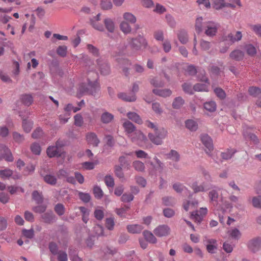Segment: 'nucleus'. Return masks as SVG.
Wrapping results in <instances>:
<instances>
[{
    "mask_svg": "<svg viewBox=\"0 0 261 261\" xmlns=\"http://www.w3.org/2000/svg\"><path fill=\"white\" fill-rule=\"evenodd\" d=\"M22 232L23 235L27 238L32 239L34 237V232L33 229H31L29 230L24 229L22 230Z\"/></svg>",
    "mask_w": 261,
    "mask_h": 261,
    "instance_id": "62",
    "label": "nucleus"
},
{
    "mask_svg": "<svg viewBox=\"0 0 261 261\" xmlns=\"http://www.w3.org/2000/svg\"><path fill=\"white\" fill-rule=\"evenodd\" d=\"M167 159L171 160L174 162H178L180 160L179 154L174 150H171L169 153L166 154Z\"/></svg>",
    "mask_w": 261,
    "mask_h": 261,
    "instance_id": "26",
    "label": "nucleus"
},
{
    "mask_svg": "<svg viewBox=\"0 0 261 261\" xmlns=\"http://www.w3.org/2000/svg\"><path fill=\"white\" fill-rule=\"evenodd\" d=\"M143 229V227L140 224H131L127 226V230L129 233H139Z\"/></svg>",
    "mask_w": 261,
    "mask_h": 261,
    "instance_id": "19",
    "label": "nucleus"
},
{
    "mask_svg": "<svg viewBox=\"0 0 261 261\" xmlns=\"http://www.w3.org/2000/svg\"><path fill=\"white\" fill-rule=\"evenodd\" d=\"M122 126L128 137H131V135L137 130L135 125L127 120L123 123Z\"/></svg>",
    "mask_w": 261,
    "mask_h": 261,
    "instance_id": "9",
    "label": "nucleus"
},
{
    "mask_svg": "<svg viewBox=\"0 0 261 261\" xmlns=\"http://www.w3.org/2000/svg\"><path fill=\"white\" fill-rule=\"evenodd\" d=\"M8 190L11 195L14 194L18 191H20L21 193L24 192V190L22 188L15 186H8Z\"/></svg>",
    "mask_w": 261,
    "mask_h": 261,
    "instance_id": "49",
    "label": "nucleus"
},
{
    "mask_svg": "<svg viewBox=\"0 0 261 261\" xmlns=\"http://www.w3.org/2000/svg\"><path fill=\"white\" fill-rule=\"evenodd\" d=\"M99 90L100 86L96 80L94 81L89 80L87 85L85 84H82L79 88V92L81 94H88L94 95Z\"/></svg>",
    "mask_w": 261,
    "mask_h": 261,
    "instance_id": "2",
    "label": "nucleus"
},
{
    "mask_svg": "<svg viewBox=\"0 0 261 261\" xmlns=\"http://www.w3.org/2000/svg\"><path fill=\"white\" fill-rule=\"evenodd\" d=\"M104 23L107 30L111 33H113L115 30V24L113 21L110 18H106Z\"/></svg>",
    "mask_w": 261,
    "mask_h": 261,
    "instance_id": "30",
    "label": "nucleus"
},
{
    "mask_svg": "<svg viewBox=\"0 0 261 261\" xmlns=\"http://www.w3.org/2000/svg\"><path fill=\"white\" fill-rule=\"evenodd\" d=\"M74 124L77 126H81L83 124V119L80 114H76L74 116Z\"/></svg>",
    "mask_w": 261,
    "mask_h": 261,
    "instance_id": "64",
    "label": "nucleus"
},
{
    "mask_svg": "<svg viewBox=\"0 0 261 261\" xmlns=\"http://www.w3.org/2000/svg\"><path fill=\"white\" fill-rule=\"evenodd\" d=\"M114 172L115 175L119 178H123L124 177L122 168L120 166L116 165L114 167Z\"/></svg>",
    "mask_w": 261,
    "mask_h": 261,
    "instance_id": "55",
    "label": "nucleus"
},
{
    "mask_svg": "<svg viewBox=\"0 0 261 261\" xmlns=\"http://www.w3.org/2000/svg\"><path fill=\"white\" fill-rule=\"evenodd\" d=\"M57 54L61 56L65 57L67 54V47L65 46H60L57 50Z\"/></svg>",
    "mask_w": 261,
    "mask_h": 261,
    "instance_id": "63",
    "label": "nucleus"
},
{
    "mask_svg": "<svg viewBox=\"0 0 261 261\" xmlns=\"http://www.w3.org/2000/svg\"><path fill=\"white\" fill-rule=\"evenodd\" d=\"M43 180L46 183L51 186H55L57 182V179L56 177L51 174H47L44 176Z\"/></svg>",
    "mask_w": 261,
    "mask_h": 261,
    "instance_id": "23",
    "label": "nucleus"
},
{
    "mask_svg": "<svg viewBox=\"0 0 261 261\" xmlns=\"http://www.w3.org/2000/svg\"><path fill=\"white\" fill-rule=\"evenodd\" d=\"M129 209V207L125 205L124 207L116 208L115 212L116 214L121 217H125L126 212Z\"/></svg>",
    "mask_w": 261,
    "mask_h": 261,
    "instance_id": "45",
    "label": "nucleus"
},
{
    "mask_svg": "<svg viewBox=\"0 0 261 261\" xmlns=\"http://www.w3.org/2000/svg\"><path fill=\"white\" fill-rule=\"evenodd\" d=\"M21 102L26 106H30L33 101V98L30 94H23L20 97Z\"/></svg>",
    "mask_w": 261,
    "mask_h": 261,
    "instance_id": "27",
    "label": "nucleus"
},
{
    "mask_svg": "<svg viewBox=\"0 0 261 261\" xmlns=\"http://www.w3.org/2000/svg\"><path fill=\"white\" fill-rule=\"evenodd\" d=\"M133 142L140 144L146 139L145 136L140 130H136L131 135V137H128Z\"/></svg>",
    "mask_w": 261,
    "mask_h": 261,
    "instance_id": "7",
    "label": "nucleus"
},
{
    "mask_svg": "<svg viewBox=\"0 0 261 261\" xmlns=\"http://www.w3.org/2000/svg\"><path fill=\"white\" fill-rule=\"evenodd\" d=\"M184 100L181 97H176L172 103V106L174 109H179L184 105Z\"/></svg>",
    "mask_w": 261,
    "mask_h": 261,
    "instance_id": "41",
    "label": "nucleus"
},
{
    "mask_svg": "<svg viewBox=\"0 0 261 261\" xmlns=\"http://www.w3.org/2000/svg\"><path fill=\"white\" fill-rule=\"evenodd\" d=\"M120 30L125 34H129L132 31V28L128 22L125 21L121 22L120 25Z\"/></svg>",
    "mask_w": 261,
    "mask_h": 261,
    "instance_id": "29",
    "label": "nucleus"
},
{
    "mask_svg": "<svg viewBox=\"0 0 261 261\" xmlns=\"http://www.w3.org/2000/svg\"><path fill=\"white\" fill-rule=\"evenodd\" d=\"M213 7L216 10H219L223 7H224V0L215 1Z\"/></svg>",
    "mask_w": 261,
    "mask_h": 261,
    "instance_id": "59",
    "label": "nucleus"
},
{
    "mask_svg": "<svg viewBox=\"0 0 261 261\" xmlns=\"http://www.w3.org/2000/svg\"><path fill=\"white\" fill-rule=\"evenodd\" d=\"M248 250L255 253L261 249V237H256L249 240L247 243Z\"/></svg>",
    "mask_w": 261,
    "mask_h": 261,
    "instance_id": "3",
    "label": "nucleus"
},
{
    "mask_svg": "<svg viewBox=\"0 0 261 261\" xmlns=\"http://www.w3.org/2000/svg\"><path fill=\"white\" fill-rule=\"evenodd\" d=\"M98 69L102 75H108L110 72V66L106 62L98 59L97 60Z\"/></svg>",
    "mask_w": 261,
    "mask_h": 261,
    "instance_id": "10",
    "label": "nucleus"
},
{
    "mask_svg": "<svg viewBox=\"0 0 261 261\" xmlns=\"http://www.w3.org/2000/svg\"><path fill=\"white\" fill-rule=\"evenodd\" d=\"M93 193L96 198L100 199L103 196V192L100 187L95 186L93 188Z\"/></svg>",
    "mask_w": 261,
    "mask_h": 261,
    "instance_id": "57",
    "label": "nucleus"
},
{
    "mask_svg": "<svg viewBox=\"0 0 261 261\" xmlns=\"http://www.w3.org/2000/svg\"><path fill=\"white\" fill-rule=\"evenodd\" d=\"M154 38L158 41H163V32L162 30H158L154 33Z\"/></svg>",
    "mask_w": 261,
    "mask_h": 261,
    "instance_id": "58",
    "label": "nucleus"
},
{
    "mask_svg": "<svg viewBox=\"0 0 261 261\" xmlns=\"http://www.w3.org/2000/svg\"><path fill=\"white\" fill-rule=\"evenodd\" d=\"M93 231L97 236H102L103 235V228L100 225H96L93 228Z\"/></svg>",
    "mask_w": 261,
    "mask_h": 261,
    "instance_id": "56",
    "label": "nucleus"
},
{
    "mask_svg": "<svg viewBox=\"0 0 261 261\" xmlns=\"http://www.w3.org/2000/svg\"><path fill=\"white\" fill-rule=\"evenodd\" d=\"M79 196L80 199H81L84 202H89L91 198L90 196L88 193L79 192Z\"/></svg>",
    "mask_w": 261,
    "mask_h": 261,
    "instance_id": "61",
    "label": "nucleus"
},
{
    "mask_svg": "<svg viewBox=\"0 0 261 261\" xmlns=\"http://www.w3.org/2000/svg\"><path fill=\"white\" fill-rule=\"evenodd\" d=\"M118 62L120 66V67L122 68L124 74L126 76H127L129 74V69L125 66H129L131 65L130 61L127 59H119Z\"/></svg>",
    "mask_w": 261,
    "mask_h": 261,
    "instance_id": "14",
    "label": "nucleus"
},
{
    "mask_svg": "<svg viewBox=\"0 0 261 261\" xmlns=\"http://www.w3.org/2000/svg\"><path fill=\"white\" fill-rule=\"evenodd\" d=\"M43 221L46 223H51L55 220V216L53 213H46L42 215Z\"/></svg>",
    "mask_w": 261,
    "mask_h": 261,
    "instance_id": "31",
    "label": "nucleus"
},
{
    "mask_svg": "<svg viewBox=\"0 0 261 261\" xmlns=\"http://www.w3.org/2000/svg\"><path fill=\"white\" fill-rule=\"evenodd\" d=\"M114 115L107 111L102 113L100 116V121L102 123L108 124L114 119Z\"/></svg>",
    "mask_w": 261,
    "mask_h": 261,
    "instance_id": "17",
    "label": "nucleus"
},
{
    "mask_svg": "<svg viewBox=\"0 0 261 261\" xmlns=\"http://www.w3.org/2000/svg\"><path fill=\"white\" fill-rule=\"evenodd\" d=\"M182 88L184 91L185 93H188L190 95H193L194 94V92L192 89V85L191 84L187 83H184L182 85Z\"/></svg>",
    "mask_w": 261,
    "mask_h": 261,
    "instance_id": "48",
    "label": "nucleus"
},
{
    "mask_svg": "<svg viewBox=\"0 0 261 261\" xmlns=\"http://www.w3.org/2000/svg\"><path fill=\"white\" fill-rule=\"evenodd\" d=\"M32 197L33 199L35 200L37 203H41L43 201L41 194L37 191H35L33 192Z\"/></svg>",
    "mask_w": 261,
    "mask_h": 261,
    "instance_id": "54",
    "label": "nucleus"
},
{
    "mask_svg": "<svg viewBox=\"0 0 261 261\" xmlns=\"http://www.w3.org/2000/svg\"><path fill=\"white\" fill-rule=\"evenodd\" d=\"M118 97L126 101L132 102L136 100L135 94H127L126 93H120L118 94Z\"/></svg>",
    "mask_w": 261,
    "mask_h": 261,
    "instance_id": "18",
    "label": "nucleus"
},
{
    "mask_svg": "<svg viewBox=\"0 0 261 261\" xmlns=\"http://www.w3.org/2000/svg\"><path fill=\"white\" fill-rule=\"evenodd\" d=\"M127 117L128 118L135 123L141 124L143 123V121L140 116L135 112H128L127 114Z\"/></svg>",
    "mask_w": 261,
    "mask_h": 261,
    "instance_id": "21",
    "label": "nucleus"
},
{
    "mask_svg": "<svg viewBox=\"0 0 261 261\" xmlns=\"http://www.w3.org/2000/svg\"><path fill=\"white\" fill-rule=\"evenodd\" d=\"M46 153L49 158L60 156L62 154V150L55 146H50L47 148Z\"/></svg>",
    "mask_w": 261,
    "mask_h": 261,
    "instance_id": "11",
    "label": "nucleus"
},
{
    "mask_svg": "<svg viewBox=\"0 0 261 261\" xmlns=\"http://www.w3.org/2000/svg\"><path fill=\"white\" fill-rule=\"evenodd\" d=\"M245 48L247 54L250 56H254L256 54V49L255 47L251 44L246 45Z\"/></svg>",
    "mask_w": 261,
    "mask_h": 261,
    "instance_id": "42",
    "label": "nucleus"
},
{
    "mask_svg": "<svg viewBox=\"0 0 261 261\" xmlns=\"http://www.w3.org/2000/svg\"><path fill=\"white\" fill-rule=\"evenodd\" d=\"M79 209L82 213V220L83 222L87 223L89 220V211L87 208L83 206L80 207Z\"/></svg>",
    "mask_w": 261,
    "mask_h": 261,
    "instance_id": "39",
    "label": "nucleus"
},
{
    "mask_svg": "<svg viewBox=\"0 0 261 261\" xmlns=\"http://www.w3.org/2000/svg\"><path fill=\"white\" fill-rule=\"evenodd\" d=\"M244 136L248 137V138L250 141H252L253 143L255 145L258 144L259 142V139H258L256 135L254 134L246 131V132L244 133Z\"/></svg>",
    "mask_w": 261,
    "mask_h": 261,
    "instance_id": "35",
    "label": "nucleus"
},
{
    "mask_svg": "<svg viewBox=\"0 0 261 261\" xmlns=\"http://www.w3.org/2000/svg\"><path fill=\"white\" fill-rule=\"evenodd\" d=\"M126 43L127 44L124 43L120 46V49L123 52L126 51L128 46L132 50L138 51L146 48L148 45L146 40L141 35L136 37H128L126 39Z\"/></svg>",
    "mask_w": 261,
    "mask_h": 261,
    "instance_id": "1",
    "label": "nucleus"
},
{
    "mask_svg": "<svg viewBox=\"0 0 261 261\" xmlns=\"http://www.w3.org/2000/svg\"><path fill=\"white\" fill-rule=\"evenodd\" d=\"M57 254H58V261H67V254L65 252L60 251Z\"/></svg>",
    "mask_w": 261,
    "mask_h": 261,
    "instance_id": "60",
    "label": "nucleus"
},
{
    "mask_svg": "<svg viewBox=\"0 0 261 261\" xmlns=\"http://www.w3.org/2000/svg\"><path fill=\"white\" fill-rule=\"evenodd\" d=\"M30 148L32 152L34 154L36 155H39L40 154L41 149L39 144L36 143H33L31 145Z\"/></svg>",
    "mask_w": 261,
    "mask_h": 261,
    "instance_id": "47",
    "label": "nucleus"
},
{
    "mask_svg": "<svg viewBox=\"0 0 261 261\" xmlns=\"http://www.w3.org/2000/svg\"><path fill=\"white\" fill-rule=\"evenodd\" d=\"M208 196L211 201L217 202L219 195L216 190H213L210 191Z\"/></svg>",
    "mask_w": 261,
    "mask_h": 261,
    "instance_id": "53",
    "label": "nucleus"
},
{
    "mask_svg": "<svg viewBox=\"0 0 261 261\" xmlns=\"http://www.w3.org/2000/svg\"><path fill=\"white\" fill-rule=\"evenodd\" d=\"M143 236L145 240L151 243L156 242V239L153 234L149 231L145 230L143 232Z\"/></svg>",
    "mask_w": 261,
    "mask_h": 261,
    "instance_id": "37",
    "label": "nucleus"
},
{
    "mask_svg": "<svg viewBox=\"0 0 261 261\" xmlns=\"http://www.w3.org/2000/svg\"><path fill=\"white\" fill-rule=\"evenodd\" d=\"M249 94L253 97H258L261 95V89L257 87H250L248 89Z\"/></svg>",
    "mask_w": 261,
    "mask_h": 261,
    "instance_id": "33",
    "label": "nucleus"
},
{
    "mask_svg": "<svg viewBox=\"0 0 261 261\" xmlns=\"http://www.w3.org/2000/svg\"><path fill=\"white\" fill-rule=\"evenodd\" d=\"M114 225L115 222L114 218H109L106 219V226L109 230H113L114 229Z\"/></svg>",
    "mask_w": 261,
    "mask_h": 261,
    "instance_id": "52",
    "label": "nucleus"
},
{
    "mask_svg": "<svg viewBox=\"0 0 261 261\" xmlns=\"http://www.w3.org/2000/svg\"><path fill=\"white\" fill-rule=\"evenodd\" d=\"M151 84L154 87L153 89V93L160 96L163 94L162 89L163 82L161 77H155L150 81Z\"/></svg>",
    "mask_w": 261,
    "mask_h": 261,
    "instance_id": "4",
    "label": "nucleus"
},
{
    "mask_svg": "<svg viewBox=\"0 0 261 261\" xmlns=\"http://www.w3.org/2000/svg\"><path fill=\"white\" fill-rule=\"evenodd\" d=\"M252 204L254 207L261 209V195L253 197Z\"/></svg>",
    "mask_w": 261,
    "mask_h": 261,
    "instance_id": "40",
    "label": "nucleus"
},
{
    "mask_svg": "<svg viewBox=\"0 0 261 261\" xmlns=\"http://www.w3.org/2000/svg\"><path fill=\"white\" fill-rule=\"evenodd\" d=\"M204 108L207 111L213 112L216 111V104L215 102L213 101H211L209 102H206L204 104Z\"/></svg>",
    "mask_w": 261,
    "mask_h": 261,
    "instance_id": "38",
    "label": "nucleus"
},
{
    "mask_svg": "<svg viewBox=\"0 0 261 261\" xmlns=\"http://www.w3.org/2000/svg\"><path fill=\"white\" fill-rule=\"evenodd\" d=\"M155 134L149 133L148 134V137L150 141L154 144L159 145L162 144V135L159 134L158 130L154 132Z\"/></svg>",
    "mask_w": 261,
    "mask_h": 261,
    "instance_id": "16",
    "label": "nucleus"
},
{
    "mask_svg": "<svg viewBox=\"0 0 261 261\" xmlns=\"http://www.w3.org/2000/svg\"><path fill=\"white\" fill-rule=\"evenodd\" d=\"M216 95L221 99H224L226 97L225 91L221 88H216L214 89Z\"/></svg>",
    "mask_w": 261,
    "mask_h": 261,
    "instance_id": "50",
    "label": "nucleus"
},
{
    "mask_svg": "<svg viewBox=\"0 0 261 261\" xmlns=\"http://www.w3.org/2000/svg\"><path fill=\"white\" fill-rule=\"evenodd\" d=\"M186 127L192 132H195L198 129L197 123L192 119H188L185 121Z\"/></svg>",
    "mask_w": 261,
    "mask_h": 261,
    "instance_id": "25",
    "label": "nucleus"
},
{
    "mask_svg": "<svg viewBox=\"0 0 261 261\" xmlns=\"http://www.w3.org/2000/svg\"><path fill=\"white\" fill-rule=\"evenodd\" d=\"M193 90L198 92H207L208 91V86L205 84L197 83L194 85Z\"/></svg>",
    "mask_w": 261,
    "mask_h": 261,
    "instance_id": "34",
    "label": "nucleus"
},
{
    "mask_svg": "<svg viewBox=\"0 0 261 261\" xmlns=\"http://www.w3.org/2000/svg\"><path fill=\"white\" fill-rule=\"evenodd\" d=\"M86 139L88 143L93 146H97L99 143L97 135L94 133H88L86 135Z\"/></svg>",
    "mask_w": 261,
    "mask_h": 261,
    "instance_id": "15",
    "label": "nucleus"
},
{
    "mask_svg": "<svg viewBox=\"0 0 261 261\" xmlns=\"http://www.w3.org/2000/svg\"><path fill=\"white\" fill-rule=\"evenodd\" d=\"M200 140L202 144L208 150H205L206 153L208 154V152H211L214 149L213 140L212 138L207 134H202L200 135Z\"/></svg>",
    "mask_w": 261,
    "mask_h": 261,
    "instance_id": "6",
    "label": "nucleus"
},
{
    "mask_svg": "<svg viewBox=\"0 0 261 261\" xmlns=\"http://www.w3.org/2000/svg\"><path fill=\"white\" fill-rule=\"evenodd\" d=\"M205 34L208 36H215L217 32L218 28L216 24L212 21H208L205 24Z\"/></svg>",
    "mask_w": 261,
    "mask_h": 261,
    "instance_id": "8",
    "label": "nucleus"
},
{
    "mask_svg": "<svg viewBox=\"0 0 261 261\" xmlns=\"http://www.w3.org/2000/svg\"><path fill=\"white\" fill-rule=\"evenodd\" d=\"M202 18L199 17L197 18L195 21V31L198 34H199L202 31Z\"/></svg>",
    "mask_w": 261,
    "mask_h": 261,
    "instance_id": "43",
    "label": "nucleus"
},
{
    "mask_svg": "<svg viewBox=\"0 0 261 261\" xmlns=\"http://www.w3.org/2000/svg\"><path fill=\"white\" fill-rule=\"evenodd\" d=\"M192 188L194 191L195 193H198L199 192H203L205 191L208 190L210 189L209 187L207 186H205L204 184L198 186L197 182H194L192 184Z\"/></svg>",
    "mask_w": 261,
    "mask_h": 261,
    "instance_id": "24",
    "label": "nucleus"
},
{
    "mask_svg": "<svg viewBox=\"0 0 261 261\" xmlns=\"http://www.w3.org/2000/svg\"><path fill=\"white\" fill-rule=\"evenodd\" d=\"M133 166L138 171H143L145 168L144 164L140 161H135L133 163Z\"/></svg>",
    "mask_w": 261,
    "mask_h": 261,
    "instance_id": "44",
    "label": "nucleus"
},
{
    "mask_svg": "<svg viewBox=\"0 0 261 261\" xmlns=\"http://www.w3.org/2000/svg\"><path fill=\"white\" fill-rule=\"evenodd\" d=\"M33 125V122L32 121L30 120H27L25 119H23L22 120V127L24 130V131L25 133H29Z\"/></svg>",
    "mask_w": 261,
    "mask_h": 261,
    "instance_id": "32",
    "label": "nucleus"
},
{
    "mask_svg": "<svg viewBox=\"0 0 261 261\" xmlns=\"http://www.w3.org/2000/svg\"><path fill=\"white\" fill-rule=\"evenodd\" d=\"M166 20L167 24L171 28H174L176 26V22L172 16L170 14L166 15Z\"/></svg>",
    "mask_w": 261,
    "mask_h": 261,
    "instance_id": "46",
    "label": "nucleus"
},
{
    "mask_svg": "<svg viewBox=\"0 0 261 261\" xmlns=\"http://www.w3.org/2000/svg\"><path fill=\"white\" fill-rule=\"evenodd\" d=\"M100 5L103 10H110L113 7L111 2L109 0L102 1Z\"/></svg>",
    "mask_w": 261,
    "mask_h": 261,
    "instance_id": "51",
    "label": "nucleus"
},
{
    "mask_svg": "<svg viewBox=\"0 0 261 261\" xmlns=\"http://www.w3.org/2000/svg\"><path fill=\"white\" fill-rule=\"evenodd\" d=\"M177 37L182 44H186L188 41V36L187 32L185 30H180L177 33Z\"/></svg>",
    "mask_w": 261,
    "mask_h": 261,
    "instance_id": "22",
    "label": "nucleus"
},
{
    "mask_svg": "<svg viewBox=\"0 0 261 261\" xmlns=\"http://www.w3.org/2000/svg\"><path fill=\"white\" fill-rule=\"evenodd\" d=\"M13 174V171L9 168L0 169V178L2 179H7L10 177Z\"/></svg>",
    "mask_w": 261,
    "mask_h": 261,
    "instance_id": "28",
    "label": "nucleus"
},
{
    "mask_svg": "<svg viewBox=\"0 0 261 261\" xmlns=\"http://www.w3.org/2000/svg\"><path fill=\"white\" fill-rule=\"evenodd\" d=\"M3 159L8 162H12L14 159L10 150L6 145L0 144V161Z\"/></svg>",
    "mask_w": 261,
    "mask_h": 261,
    "instance_id": "5",
    "label": "nucleus"
},
{
    "mask_svg": "<svg viewBox=\"0 0 261 261\" xmlns=\"http://www.w3.org/2000/svg\"><path fill=\"white\" fill-rule=\"evenodd\" d=\"M229 57L236 61H240L244 57V53L240 49H234L230 53Z\"/></svg>",
    "mask_w": 261,
    "mask_h": 261,
    "instance_id": "13",
    "label": "nucleus"
},
{
    "mask_svg": "<svg viewBox=\"0 0 261 261\" xmlns=\"http://www.w3.org/2000/svg\"><path fill=\"white\" fill-rule=\"evenodd\" d=\"M100 14H98L96 16L94 17L90 20L91 24L96 30L99 31H103L104 27L101 23H100Z\"/></svg>",
    "mask_w": 261,
    "mask_h": 261,
    "instance_id": "12",
    "label": "nucleus"
},
{
    "mask_svg": "<svg viewBox=\"0 0 261 261\" xmlns=\"http://www.w3.org/2000/svg\"><path fill=\"white\" fill-rule=\"evenodd\" d=\"M123 18L125 21L130 23H135L136 22V17L130 13L126 12L123 14Z\"/></svg>",
    "mask_w": 261,
    "mask_h": 261,
    "instance_id": "36",
    "label": "nucleus"
},
{
    "mask_svg": "<svg viewBox=\"0 0 261 261\" xmlns=\"http://www.w3.org/2000/svg\"><path fill=\"white\" fill-rule=\"evenodd\" d=\"M237 152L236 149L227 148L225 152H221V156L223 160H227L230 159Z\"/></svg>",
    "mask_w": 261,
    "mask_h": 261,
    "instance_id": "20",
    "label": "nucleus"
}]
</instances>
